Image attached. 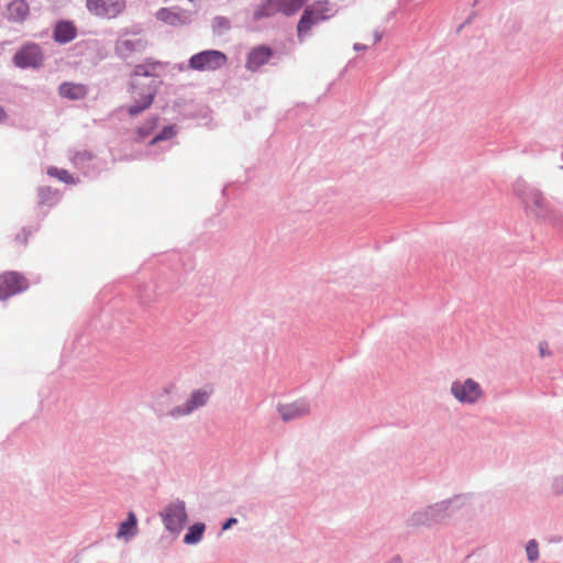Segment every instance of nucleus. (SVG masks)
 <instances>
[{"mask_svg": "<svg viewBox=\"0 0 563 563\" xmlns=\"http://www.w3.org/2000/svg\"><path fill=\"white\" fill-rule=\"evenodd\" d=\"M362 48V45H355V49Z\"/></svg>", "mask_w": 563, "mask_h": 563, "instance_id": "33", "label": "nucleus"}, {"mask_svg": "<svg viewBox=\"0 0 563 563\" xmlns=\"http://www.w3.org/2000/svg\"><path fill=\"white\" fill-rule=\"evenodd\" d=\"M147 42L142 36L122 37L115 44V51L122 58L132 57L146 48Z\"/></svg>", "mask_w": 563, "mask_h": 563, "instance_id": "13", "label": "nucleus"}, {"mask_svg": "<svg viewBox=\"0 0 563 563\" xmlns=\"http://www.w3.org/2000/svg\"><path fill=\"white\" fill-rule=\"evenodd\" d=\"M238 522V519L236 518H229L223 525H222V530H228L230 529L233 525H235Z\"/></svg>", "mask_w": 563, "mask_h": 563, "instance_id": "28", "label": "nucleus"}, {"mask_svg": "<svg viewBox=\"0 0 563 563\" xmlns=\"http://www.w3.org/2000/svg\"><path fill=\"white\" fill-rule=\"evenodd\" d=\"M77 35V29L74 23L69 21H60L56 24L54 30V40L58 43L65 44L73 41Z\"/></svg>", "mask_w": 563, "mask_h": 563, "instance_id": "16", "label": "nucleus"}, {"mask_svg": "<svg viewBox=\"0 0 563 563\" xmlns=\"http://www.w3.org/2000/svg\"><path fill=\"white\" fill-rule=\"evenodd\" d=\"M277 410L283 421L287 422L308 416L310 412V405L305 400H298L290 404L279 405Z\"/></svg>", "mask_w": 563, "mask_h": 563, "instance_id": "14", "label": "nucleus"}, {"mask_svg": "<svg viewBox=\"0 0 563 563\" xmlns=\"http://www.w3.org/2000/svg\"><path fill=\"white\" fill-rule=\"evenodd\" d=\"M450 393L463 405H475L484 395L481 385L473 378L453 380Z\"/></svg>", "mask_w": 563, "mask_h": 563, "instance_id": "8", "label": "nucleus"}, {"mask_svg": "<svg viewBox=\"0 0 563 563\" xmlns=\"http://www.w3.org/2000/svg\"><path fill=\"white\" fill-rule=\"evenodd\" d=\"M206 530V525L197 522L189 527L187 533L184 537L185 544H197L202 540Z\"/></svg>", "mask_w": 563, "mask_h": 563, "instance_id": "21", "label": "nucleus"}, {"mask_svg": "<svg viewBox=\"0 0 563 563\" xmlns=\"http://www.w3.org/2000/svg\"><path fill=\"white\" fill-rule=\"evenodd\" d=\"M279 12L286 16L296 14L307 2V0H277Z\"/></svg>", "mask_w": 563, "mask_h": 563, "instance_id": "22", "label": "nucleus"}, {"mask_svg": "<svg viewBox=\"0 0 563 563\" xmlns=\"http://www.w3.org/2000/svg\"><path fill=\"white\" fill-rule=\"evenodd\" d=\"M137 133L140 134V137H144L146 135V132H144L142 129H137Z\"/></svg>", "mask_w": 563, "mask_h": 563, "instance_id": "31", "label": "nucleus"}, {"mask_svg": "<svg viewBox=\"0 0 563 563\" xmlns=\"http://www.w3.org/2000/svg\"><path fill=\"white\" fill-rule=\"evenodd\" d=\"M552 490L555 495H563V474L553 478Z\"/></svg>", "mask_w": 563, "mask_h": 563, "instance_id": "26", "label": "nucleus"}, {"mask_svg": "<svg viewBox=\"0 0 563 563\" xmlns=\"http://www.w3.org/2000/svg\"><path fill=\"white\" fill-rule=\"evenodd\" d=\"M514 194L528 219L544 222L552 217V205L539 188L519 180L514 186Z\"/></svg>", "mask_w": 563, "mask_h": 563, "instance_id": "2", "label": "nucleus"}, {"mask_svg": "<svg viewBox=\"0 0 563 563\" xmlns=\"http://www.w3.org/2000/svg\"><path fill=\"white\" fill-rule=\"evenodd\" d=\"M59 93L62 97L70 100L82 99L87 95V88L81 84L65 82L59 87Z\"/></svg>", "mask_w": 563, "mask_h": 563, "instance_id": "20", "label": "nucleus"}, {"mask_svg": "<svg viewBox=\"0 0 563 563\" xmlns=\"http://www.w3.org/2000/svg\"><path fill=\"white\" fill-rule=\"evenodd\" d=\"M49 174L56 175L60 180H64L66 183L71 181V176L65 169H55V173L49 172Z\"/></svg>", "mask_w": 563, "mask_h": 563, "instance_id": "27", "label": "nucleus"}, {"mask_svg": "<svg viewBox=\"0 0 563 563\" xmlns=\"http://www.w3.org/2000/svg\"><path fill=\"white\" fill-rule=\"evenodd\" d=\"M362 48V45H355V49Z\"/></svg>", "mask_w": 563, "mask_h": 563, "instance_id": "32", "label": "nucleus"}, {"mask_svg": "<svg viewBox=\"0 0 563 563\" xmlns=\"http://www.w3.org/2000/svg\"><path fill=\"white\" fill-rule=\"evenodd\" d=\"M161 64L147 62L135 66L131 75V95L134 103L128 108L130 115H136L150 108L156 95L157 70Z\"/></svg>", "mask_w": 563, "mask_h": 563, "instance_id": "1", "label": "nucleus"}, {"mask_svg": "<svg viewBox=\"0 0 563 563\" xmlns=\"http://www.w3.org/2000/svg\"><path fill=\"white\" fill-rule=\"evenodd\" d=\"M30 13L29 4L25 0H13L8 5V15L11 20L22 22Z\"/></svg>", "mask_w": 563, "mask_h": 563, "instance_id": "19", "label": "nucleus"}, {"mask_svg": "<svg viewBox=\"0 0 563 563\" xmlns=\"http://www.w3.org/2000/svg\"><path fill=\"white\" fill-rule=\"evenodd\" d=\"M174 134H175L174 126H166V128L163 129V131L159 134H157L151 141V144H155V143H157L159 141L167 140V139L172 137Z\"/></svg>", "mask_w": 563, "mask_h": 563, "instance_id": "25", "label": "nucleus"}, {"mask_svg": "<svg viewBox=\"0 0 563 563\" xmlns=\"http://www.w3.org/2000/svg\"><path fill=\"white\" fill-rule=\"evenodd\" d=\"M84 156H85V157L87 156V158H91V155H90V154H88V153H84V154H77V155L75 156V159L77 161V159H79V158H81V157H84Z\"/></svg>", "mask_w": 563, "mask_h": 563, "instance_id": "29", "label": "nucleus"}, {"mask_svg": "<svg viewBox=\"0 0 563 563\" xmlns=\"http://www.w3.org/2000/svg\"><path fill=\"white\" fill-rule=\"evenodd\" d=\"M137 532L139 529L136 515L133 511H130L128 514L126 520L120 523L117 538L129 541L130 539L134 538Z\"/></svg>", "mask_w": 563, "mask_h": 563, "instance_id": "17", "label": "nucleus"}, {"mask_svg": "<svg viewBox=\"0 0 563 563\" xmlns=\"http://www.w3.org/2000/svg\"><path fill=\"white\" fill-rule=\"evenodd\" d=\"M41 59V49L35 44L24 46L14 56V62L20 67H35L40 64Z\"/></svg>", "mask_w": 563, "mask_h": 563, "instance_id": "15", "label": "nucleus"}, {"mask_svg": "<svg viewBox=\"0 0 563 563\" xmlns=\"http://www.w3.org/2000/svg\"><path fill=\"white\" fill-rule=\"evenodd\" d=\"M5 119V112L4 110L0 107V122L3 121Z\"/></svg>", "mask_w": 563, "mask_h": 563, "instance_id": "30", "label": "nucleus"}, {"mask_svg": "<svg viewBox=\"0 0 563 563\" xmlns=\"http://www.w3.org/2000/svg\"><path fill=\"white\" fill-rule=\"evenodd\" d=\"M333 14V7L328 0L316 1L307 5L297 24L298 38L302 41L312 26L329 20Z\"/></svg>", "mask_w": 563, "mask_h": 563, "instance_id": "6", "label": "nucleus"}, {"mask_svg": "<svg viewBox=\"0 0 563 563\" xmlns=\"http://www.w3.org/2000/svg\"><path fill=\"white\" fill-rule=\"evenodd\" d=\"M228 62L224 53L216 49H207L192 55L189 59V68L198 71H214L223 67Z\"/></svg>", "mask_w": 563, "mask_h": 563, "instance_id": "9", "label": "nucleus"}, {"mask_svg": "<svg viewBox=\"0 0 563 563\" xmlns=\"http://www.w3.org/2000/svg\"><path fill=\"white\" fill-rule=\"evenodd\" d=\"M88 11L99 18L113 19L125 8V0H87Z\"/></svg>", "mask_w": 563, "mask_h": 563, "instance_id": "11", "label": "nucleus"}, {"mask_svg": "<svg viewBox=\"0 0 563 563\" xmlns=\"http://www.w3.org/2000/svg\"><path fill=\"white\" fill-rule=\"evenodd\" d=\"M526 553L529 562L533 563L539 560V544L536 539H531L527 542Z\"/></svg>", "mask_w": 563, "mask_h": 563, "instance_id": "23", "label": "nucleus"}, {"mask_svg": "<svg viewBox=\"0 0 563 563\" xmlns=\"http://www.w3.org/2000/svg\"><path fill=\"white\" fill-rule=\"evenodd\" d=\"M279 12L277 0H265L260 3L253 12V21H260L262 19L272 18Z\"/></svg>", "mask_w": 563, "mask_h": 563, "instance_id": "18", "label": "nucleus"}, {"mask_svg": "<svg viewBox=\"0 0 563 563\" xmlns=\"http://www.w3.org/2000/svg\"><path fill=\"white\" fill-rule=\"evenodd\" d=\"M165 2L167 5L156 12V18L172 26L189 23L199 8V0H165Z\"/></svg>", "mask_w": 563, "mask_h": 563, "instance_id": "4", "label": "nucleus"}, {"mask_svg": "<svg viewBox=\"0 0 563 563\" xmlns=\"http://www.w3.org/2000/svg\"><path fill=\"white\" fill-rule=\"evenodd\" d=\"M29 288L26 278L18 272H4L0 274V300L25 291Z\"/></svg>", "mask_w": 563, "mask_h": 563, "instance_id": "10", "label": "nucleus"}, {"mask_svg": "<svg viewBox=\"0 0 563 563\" xmlns=\"http://www.w3.org/2000/svg\"><path fill=\"white\" fill-rule=\"evenodd\" d=\"M460 497L454 496L432 505L419 508L413 511L406 520V526L410 529L430 528L442 523L449 519L460 507Z\"/></svg>", "mask_w": 563, "mask_h": 563, "instance_id": "3", "label": "nucleus"}, {"mask_svg": "<svg viewBox=\"0 0 563 563\" xmlns=\"http://www.w3.org/2000/svg\"><path fill=\"white\" fill-rule=\"evenodd\" d=\"M274 55L272 47L267 45H257L253 47L246 56L245 67L251 71H257L266 65Z\"/></svg>", "mask_w": 563, "mask_h": 563, "instance_id": "12", "label": "nucleus"}, {"mask_svg": "<svg viewBox=\"0 0 563 563\" xmlns=\"http://www.w3.org/2000/svg\"><path fill=\"white\" fill-rule=\"evenodd\" d=\"M159 517L165 529L177 538L188 521V514L184 500L176 499L167 504L161 511Z\"/></svg>", "mask_w": 563, "mask_h": 563, "instance_id": "7", "label": "nucleus"}, {"mask_svg": "<svg viewBox=\"0 0 563 563\" xmlns=\"http://www.w3.org/2000/svg\"><path fill=\"white\" fill-rule=\"evenodd\" d=\"M214 393V388L211 384H206L202 387L195 388L190 391L187 399L175 407H173L167 416L174 420L191 416L197 410L206 407L212 395Z\"/></svg>", "mask_w": 563, "mask_h": 563, "instance_id": "5", "label": "nucleus"}, {"mask_svg": "<svg viewBox=\"0 0 563 563\" xmlns=\"http://www.w3.org/2000/svg\"><path fill=\"white\" fill-rule=\"evenodd\" d=\"M30 235H31L30 230L24 229V228L21 229L19 232H16L14 240H13L15 246H18V247L25 246L27 244Z\"/></svg>", "mask_w": 563, "mask_h": 563, "instance_id": "24", "label": "nucleus"}]
</instances>
